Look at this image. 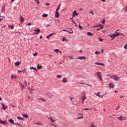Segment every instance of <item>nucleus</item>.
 Masks as SVG:
<instances>
[{
  "mask_svg": "<svg viewBox=\"0 0 127 127\" xmlns=\"http://www.w3.org/2000/svg\"><path fill=\"white\" fill-rule=\"evenodd\" d=\"M87 35H88V36H93V33H92L91 32H87Z\"/></svg>",
  "mask_w": 127,
  "mask_h": 127,
  "instance_id": "25",
  "label": "nucleus"
},
{
  "mask_svg": "<svg viewBox=\"0 0 127 127\" xmlns=\"http://www.w3.org/2000/svg\"><path fill=\"white\" fill-rule=\"evenodd\" d=\"M57 78H60L62 77V75H57Z\"/></svg>",
  "mask_w": 127,
  "mask_h": 127,
  "instance_id": "50",
  "label": "nucleus"
},
{
  "mask_svg": "<svg viewBox=\"0 0 127 127\" xmlns=\"http://www.w3.org/2000/svg\"><path fill=\"white\" fill-rule=\"evenodd\" d=\"M39 100L42 101V102H46V99L44 98H39Z\"/></svg>",
  "mask_w": 127,
  "mask_h": 127,
  "instance_id": "29",
  "label": "nucleus"
},
{
  "mask_svg": "<svg viewBox=\"0 0 127 127\" xmlns=\"http://www.w3.org/2000/svg\"><path fill=\"white\" fill-rule=\"evenodd\" d=\"M19 19H20L21 22H23V21H24V18H23V17H22V16L21 15L20 16Z\"/></svg>",
  "mask_w": 127,
  "mask_h": 127,
  "instance_id": "18",
  "label": "nucleus"
},
{
  "mask_svg": "<svg viewBox=\"0 0 127 127\" xmlns=\"http://www.w3.org/2000/svg\"><path fill=\"white\" fill-rule=\"evenodd\" d=\"M1 105L2 106V108L1 109H2L4 111L6 110V109H7V106H5L4 104H3V103H1Z\"/></svg>",
  "mask_w": 127,
  "mask_h": 127,
  "instance_id": "9",
  "label": "nucleus"
},
{
  "mask_svg": "<svg viewBox=\"0 0 127 127\" xmlns=\"http://www.w3.org/2000/svg\"><path fill=\"white\" fill-rule=\"evenodd\" d=\"M70 100H71L73 105H77V102H76V98L73 97H70Z\"/></svg>",
  "mask_w": 127,
  "mask_h": 127,
  "instance_id": "4",
  "label": "nucleus"
},
{
  "mask_svg": "<svg viewBox=\"0 0 127 127\" xmlns=\"http://www.w3.org/2000/svg\"><path fill=\"white\" fill-rule=\"evenodd\" d=\"M78 14H79V13H77V11H76V10H74L72 13V17L78 16Z\"/></svg>",
  "mask_w": 127,
  "mask_h": 127,
  "instance_id": "7",
  "label": "nucleus"
},
{
  "mask_svg": "<svg viewBox=\"0 0 127 127\" xmlns=\"http://www.w3.org/2000/svg\"><path fill=\"white\" fill-rule=\"evenodd\" d=\"M35 33L33 34V35H35V34H39V32H40V29H37L36 30H34V31Z\"/></svg>",
  "mask_w": 127,
  "mask_h": 127,
  "instance_id": "11",
  "label": "nucleus"
},
{
  "mask_svg": "<svg viewBox=\"0 0 127 127\" xmlns=\"http://www.w3.org/2000/svg\"><path fill=\"white\" fill-rule=\"evenodd\" d=\"M78 59H80V60H86L87 58H86L85 57H78Z\"/></svg>",
  "mask_w": 127,
  "mask_h": 127,
  "instance_id": "15",
  "label": "nucleus"
},
{
  "mask_svg": "<svg viewBox=\"0 0 127 127\" xmlns=\"http://www.w3.org/2000/svg\"><path fill=\"white\" fill-rule=\"evenodd\" d=\"M0 124L1 125H7V122L6 121H1V120H0Z\"/></svg>",
  "mask_w": 127,
  "mask_h": 127,
  "instance_id": "12",
  "label": "nucleus"
},
{
  "mask_svg": "<svg viewBox=\"0 0 127 127\" xmlns=\"http://www.w3.org/2000/svg\"><path fill=\"white\" fill-rule=\"evenodd\" d=\"M95 54H96V55L101 54V52H98V51H96V52H95Z\"/></svg>",
  "mask_w": 127,
  "mask_h": 127,
  "instance_id": "47",
  "label": "nucleus"
},
{
  "mask_svg": "<svg viewBox=\"0 0 127 127\" xmlns=\"http://www.w3.org/2000/svg\"><path fill=\"white\" fill-rule=\"evenodd\" d=\"M68 58H69V59H73V57H72V56H68Z\"/></svg>",
  "mask_w": 127,
  "mask_h": 127,
  "instance_id": "48",
  "label": "nucleus"
},
{
  "mask_svg": "<svg viewBox=\"0 0 127 127\" xmlns=\"http://www.w3.org/2000/svg\"><path fill=\"white\" fill-rule=\"evenodd\" d=\"M102 23H103V24H105V22H106V20L104 19L102 22Z\"/></svg>",
  "mask_w": 127,
  "mask_h": 127,
  "instance_id": "46",
  "label": "nucleus"
},
{
  "mask_svg": "<svg viewBox=\"0 0 127 127\" xmlns=\"http://www.w3.org/2000/svg\"><path fill=\"white\" fill-rule=\"evenodd\" d=\"M19 84H20V86H21V88L22 90H23V89H24V86H22V84H21V83H20V82H19Z\"/></svg>",
  "mask_w": 127,
  "mask_h": 127,
  "instance_id": "31",
  "label": "nucleus"
},
{
  "mask_svg": "<svg viewBox=\"0 0 127 127\" xmlns=\"http://www.w3.org/2000/svg\"><path fill=\"white\" fill-rule=\"evenodd\" d=\"M17 120H20L21 121H24V118L20 117L19 116H17Z\"/></svg>",
  "mask_w": 127,
  "mask_h": 127,
  "instance_id": "20",
  "label": "nucleus"
},
{
  "mask_svg": "<svg viewBox=\"0 0 127 127\" xmlns=\"http://www.w3.org/2000/svg\"><path fill=\"white\" fill-rule=\"evenodd\" d=\"M119 35H124V34H123V33H117L116 34H111L108 36H109L110 38H112L111 40H114L116 37H118V36H119Z\"/></svg>",
  "mask_w": 127,
  "mask_h": 127,
  "instance_id": "1",
  "label": "nucleus"
},
{
  "mask_svg": "<svg viewBox=\"0 0 127 127\" xmlns=\"http://www.w3.org/2000/svg\"><path fill=\"white\" fill-rule=\"evenodd\" d=\"M67 78L66 77H64L62 82H63V83H67Z\"/></svg>",
  "mask_w": 127,
  "mask_h": 127,
  "instance_id": "14",
  "label": "nucleus"
},
{
  "mask_svg": "<svg viewBox=\"0 0 127 127\" xmlns=\"http://www.w3.org/2000/svg\"><path fill=\"white\" fill-rule=\"evenodd\" d=\"M21 72H24V70H18V73H21Z\"/></svg>",
  "mask_w": 127,
  "mask_h": 127,
  "instance_id": "52",
  "label": "nucleus"
},
{
  "mask_svg": "<svg viewBox=\"0 0 127 127\" xmlns=\"http://www.w3.org/2000/svg\"><path fill=\"white\" fill-rule=\"evenodd\" d=\"M32 69H33V70H36V72H37V69H36V68H34V67H32Z\"/></svg>",
  "mask_w": 127,
  "mask_h": 127,
  "instance_id": "61",
  "label": "nucleus"
},
{
  "mask_svg": "<svg viewBox=\"0 0 127 127\" xmlns=\"http://www.w3.org/2000/svg\"><path fill=\"white\" fill-rule=\"evenodd\" d=\"M99 78L100 79V80L101 81H103V78H102V77H103V75L102 74H101L100 75L98 76Z\"/></svg>",
  "mask_w": 127,
  "mask_h": 127,
  "instance_id": "27",
  "label": "nucleus"
},
{
  "mask_svg": "<svg viewBox=\"0 0 127 127\" xmlns=\"http://www.w3.org/2000/svg\"><path fill=\"white\" fill-rule=\"evenodd\" d=\"M35 125H38L39 126H42V124L39 123H34Z\"/></svg>",
  "mask_w": 127,
  "mask_h": 127,
  "instance_id": "39",
  "label": "nucleus"
},
{
  "mask_svg": "<svg viewBox=\"0 0 127 127\" xmlns=\"http://www.w3.org/2000/svg\"><path fill=\"white\" fill-rule=\"evenodd\" d=\"M42 16H43V17H47V16H48V14L44 13V14H43Z\"/></svg>",
  "mask_w": 127,
  "mask_h": 127,
  "instance_id": "30",
  "label": "nucleus"
},
{
  "mask_svg": "<svg viewBox=\"0 0 127 127\" xmlns=\"http://www.w3.org/2000/svg\"><path fill=\"white\" fill-rule=\"evenodd\" d=\"M81 99L82 100L81 104H84V102L85 100L87 99V97H86V96H83L81 97Z\"/></svg>",
  "mask_w": 127,
  "mask_h": 127,
  "instance_id": "10",
  "label": "nucleus"
},
{
  "mask_svg": "<svg viewBox=\"0 0 127 127\" xmlns=\"http://www.w3.org/2000/svg\"><path fill=\"white\" fill-rule=\"evenodd\" d=\"M72 21L74 24H76V22L75 21V20H74V19H72Z\"/></svg>",
  "mask_w": 127,
  "mask_h": 127,
  "instance_id": "53",
  "label": "nucleus"
},
{
  "mask_svg": "<svg viewBox=\"0 0 127 127\" xmlns=\"http://www.w3.org/2000/svg\"><path fill=\"white\" fill-rule=\"evenodd\" d=\"M110 79L112 80H115V81H118L120 79V77L117 75H110Z\"/></svg>",
  "mask_w": 127,
  "mask_h": 127,
  "instance_id": "3",
  "label": "nucleus"
},
{
  "mask_svg": "<svg viewBox=\"0 0 127 127\" xmlns=\"http://www.w3.org/2000/svg\"><path fill=\"white\" fill-rule=\"evenodd\" d=\"M47 118L48 119H49V120H50V121H51V122H52V123H55V122H56V120H53V118H52V117L50 116L47 117Z\"/></svg>",
  "mask_w": 127,
  "mask_h": 127,
  "instance_id": "8",
  "label": "nucleus"
},
{
  "mask_svg": "<svg viewBox=\"0 0 127 127\" xmlns=\"http://www.w3.org/2000/svg\"><path fill=\"white\" fill-rule=\"evenodd\" d=\"M22 116H23L24 118H28V115L27 114H22Z\"/></svg>",
  "mask_w": 127,
  "mask_h": 127,
  "instance_id": "24",
  "label": "nucleus"
},
{
  "mask_svg": "<svg viewBox=\"0 0 127 127\" xmlns=\"http://www.w3.org/2000/svg\"><path fill=\"white\" fill-rule=\"evenodd\" d=\"M78 115L80 116L77 117L76 120H81V119H84V115H83V114L79 113Z\"/></svg>",
  "mask_w": 127,
  "mask_h": 127,
  "instance_id": "5",
  "label": "nucleus"
},
{
  "mask_svg": "<svg viewBox=\"0 0 127 127\" xmlns=\"http://www.w3.org/2000/svg\"><path fill=\"white\" fill-rule=\"evenodd\" d=\"M125 49H127V44H126L125 47H124Z\"/></svg>",
  "mask_w": 127,
  "mask_h": 127,
  "instance_id": "59",
  "label": "nucleus"
},
{
  "mask_svg": "<svg viewBox=\"0 0 127 127\" xmlns=\"http://www.w3.org/2000/svg\"><path fill=\"white\" fill-rule=\"evenodd\" d=\"M14 126H20V124H19V123H14V124H13Z\"/></svg>",
  "mask_w": 127,
  "mask_h": 127,
  "instance_id": "41",
  "label": "nucleus"
},
{
  "mask_svg": "<svg viewBox=\"0 0 127 127\" xmlns=\"http://www.w3.org/2000/svg\"><path fill=\"white\" fill-rule=\"evenodd\" d=\"M19 65H20V62H17L15 63V66H19Z\"/></svg>",
  "mask_w": 127,
  "mask_h": 127,
  "instance_id": "21",
  "label": "nucleus"
},
{
  "mask_svg": "<svg viewBox=\"0 0 127 127\" xmlns=\"http://www.w3.org/2000/svg\"><path fill=\"white\" fill-rule=\"evenodd\" d=\"M24 86V88L25 87H26L27 86V83H26V81H25L24 82V84H23V85H22Z\"/></svg>",
  "mask_w": 127,
  "mask_h": 127,
  "instance_id": "26",
  "label": "nucleus"
},
{
  "mask_svg": "<svg viewBox=\"0 0 127 127\" xmlns=\"http://www.w3.org/2000/svg\"><path fill=\"white\" fill-rule=\"evenodd\" d=\"M1 7L2 8H4V7H5V4H4Z\"/></svg>",
  "mask_w": 127,
  "mask_h": 127,
  "instance_id": "60",
  "label": "nucleus"
},
{
  "mask_svg": "<svg viewBox=\"0 0 127 127\" xmlns=\"http://www.w3.org/2000/svg\"><path fill=\"white\" fill-rule=\"evenodd\" d=\"M49 37H50L49 36H46V38H47L48 39H49Z\"/></svg>",
  "mask_w": 127,
  "mask_h": 127,
  "instance_id": "63",
  "label": "nucleus"
},
{
  "mask_svg": "<svg viewBox=\"0 0 127 127\" xmlns=\"http://www.w3.org/2000/svg\"><path fill=\"white\" fill-rule=\"evenodd\" d=\"M99 41H100V42H102V41H103V39L100 38H99Z\"/></svg>",
  "mask_w": 127,
  "mask_h": 127,
  "instance_id": "51",
  "label": "nucleus"
},
{
  "mask_svg": "<svg viewBox=\"0 0 127 127\" xmlns=\"http://www.w3.org/2000/svg\"><path fill=\"white\" fill-rule=\"evenodd\" d=\"M29 92H30V93H31L32 92V89H31L30 88H29L28 89Z\"/></svg>",
  "mask_w": 127,
  "mask_h": 127,
  "instance_id": "49",
  "label": "nucleus"
},
{
  "mask_svg": "<svg viewBox=\"0 0 127 127\" xmlns=\"http://www.w3.org/2000/svg\"><path fill=\"white\" fill-rule=\"evenodd\" d=\"M8 27H10L11 29H13V28H14V27H13L12 25H8Z\"/></svg>",
  "mask_w": 127,
  "mask_h": 127,
  "instance_id": "40",
  "label": "nucleus"
},
{
  "mask_svg": "<svg viewBox=\"0 0 127 127\" xmlns=\"http://www.w3.org/2000/svg\"><path fill=\"white\" fill-rule=\"evenodd\" d=\"M90 127H97V126L95 125V124L93 123H92L91 125L90 126Z\"/></svg>",
  "mask_w": 127,
  "mask_h": 127,
  "instance_id": "23",
  "label": "nucleus"
},
{
  "mask_svg": "<svg viewBox=\"0 0 127 127\" xmlns=\"http://www.w3.org/2000/svg\"><path fill=\"white\" fill-rule=\"evenodd\" d=\"M73 17H71V18H70V19L71 20H72V19H73Z\"/></svg>",
  "mask_w": 127,
  "mask_h": 127,
  "instance_id": "64",
  "label": "nucleus"
},
{
  "mask_svg": "<svg viewBox=\"0 0 127 127\" xmlns=\"http://www.w3.org/2000/svg\"><path fill=\"white\" fill-rule=\"evenodd\" d=\"M101 73H102L101 72H96V75L99 77V76H100L101 75H102Z\"/></svg>",
  "mask_w": 127,
  "mask_h": 127,
  "instance_id": "28",
  "label": "nucleus"
},
{
  "mask_svg": "<svg viewBox=\"0 0 127 127\" xmlns=\"http://www.w3.org/2000/svg\"><path fill=\"white\" fill-rule=\"evenodd\" d=\"M60 6H61V3H60L59 6H58L56 11H59V10L60 9Z\"/></svg>",
  "mask_w": 127,
  "mask_h": 127,
  "instance_id": "22",
  "label": "nucleus"
},
{
  "mask_svg": "<svg viewBox=\"0 0 127 127\" xmlns=\"http://www.w3.org/2000/svg\"><path fill=\"white\" fill-rule=\"evenodd\" d=\"M42 68V66L40 65V64H38L37 68L38 69H41Z\"/></svg>",
  "mask_w": 127,
  "mask_h": 127,
  "instance_id": "33",
  "label": "nucleus"
},
{
  "mask_svg": "<svg viewBox=\"0 0 127 127\" xmlns=\"http://www.w3.org/2000/svg\"><path fill=\"white\" fill-rule=\"evenodd\" d=\"M79 28L80 29H83V27H82V26H81V25H79Z\"/></svg>",
  "mask_w": 127,
  "mask_h": 127,
  "instance_id": "44",
  "label": "nucleus"
},
{
  "mask_svg": "<svg viewBox=\"0 0 127 127\" xmlns=\"http://www.w3.org/2000/svg\"><path fill=\"white\" fill-rule=\"evenodd\" d=\"M119 109H121V106H118L116 108V110L118 111V110H119Z\"/></svg>",
  "mask_w": 127,
  "mask_h": 127,
  "instance_id": "42",
  "label": "nucleus"
},
{
  "mask_svg": "<svg viewBox=\"0 0 127 127\" xmlns=\"http://www.w3.org/2000/svg\"><path fill=\"white\" fill-rule=\"evenodd\" d=\"M63 31H65V32H68V33H70V34L73 33V31H71V32H70V31H67L66 30H63Z\"/></svg>",
  "mask_w": 127,
  "mask_h": 127,
  "instance_id": "32",
  "label": "nucleus"
},
{
  "mask_svg": "<svg viewBox=\"0 0 127 127\" xmlns=\"http://www.w3.org/2000/svg\"><path fill=\"white\" fill-rule=\"evenodd\" d=\"M8 122L9 123H10V124H12L13 125H14V120H13V119H9Z\"/></svg>",
  "mask_w": 127,
  "mask_h": 127,
  "instance_id": "17",
  "label": "nucleus"
},
{
  "mask_svg": "<svg viewBox=\"0 0 127 127\" xmlns=\"http://www.w3.org/2000/svg\"><path fill=\"white\" fill-rule=\"evenodd\" d=\"M31 23H27V25H28L29 26H30L31 25Z\"/></svg>",
  "mask_w": 127,
  "mask_h": 127,
  "instance_id": "56",
  "label": "nucleus"
},
{
  "mask_svg": "<svg viewBox=\"0 0 127 127\" xmlns=\"http://www.w3.org/2000/svg\"><path fill=\"white\" fill-rule=\"evenodd\" d=\"M33 55L34 56H37V53H35V54H33Z\"/></svg>",
  "mask_w": 127,
  "mask_h": 127,
  "instance_id": "54",
  "label": "nucleus"
},
{
  "mask_svg": "<svg viewBox=\"0 0 127 127\" xmlns=\"http://www.w3.org/2000/svg\"><path fill=\"white\" fill-rule=\"evenodd\" d=\"M90 110H92V108L89 109V108H85L83 109V111H90Z\"/></svg>",
  "mask_w": 127,
  "mask_h": 127,
  "instance_id": "38",
  "label": "nucleus"
},
{
  "mask_svg": "<svg viewBox=\"0 0 127 127\" xmlns=\"http://www.w3.org/2000/svg\"><path fill=\"white\" fill-rule=\"evenodd\" d=\"M63 41H66V42H68V40L66 39L65 38H63Z\"/></svg>",
  "mask_w": 127,
  "mask_h": 127,
  "instance_id": "37",
  "label": "nucleus"
},
{
  "mask_svg": "<svg viewBox=\"0 0 127 127\" xmlns=\"http://www.w3.org/2000/svg\"><path fill=\"white\" fill-rule=\"evenodd\" d=\"M95 64L96 65H100V66H105V64H104L103 63H96Z\"/></svg>",
  "mask_w": 127,
  "mask_h": 127,
  "instance_id": "19",
  "label": "nucleus"
},
{
  "mask_svg": "<svg viewBox=\"0 0 127 127\" xmlns=\"http://www.w3.org/2000/svg\"><path fill=\"white\" fill-rule=\"evenodd\" d=\"M89 13H91V14H92V15H94V12L93 11H89Z\"/></svg>",
  "mask_w": 127,
  "mask_h": 127,
  "instance_id": "45",
  "label": "nucleus"
},
{
  "mask_svg": "<svg viewBox=\"0 0 127 127\" xmlns=\"http://www.w3.org/2000/svg\"><path fill=\"white\" fill-rule=\"evenodd\" d=\"M109 87L111 89V88L112 89H114V88H115V84H114V83L113 82H111L109 84Z\"/></svg>",
  "mask_w": 127,
  "mask_h": 127,
  "instance_id": "13",
  "label": "nucleus"
},
{
  "mask_svg": "<svg viewBox=\"0 0 127 127\" xmlns=\"http://www.w3.org/2000/svg\"><path fill=\"white\" fill-rule=\"evenodd\" d=\"M4 11H5L4 8L1 7V12H3Z\"/></svg>",
  "mask_w": 127,
  "mask_h": 127,
  "instance_id": "43",
  "label": "nucleus"
},
{
  "mask_svg": "<svg viewBox=\"0 0 127 127\" xmlns=\"http://www.w3.org/2000/svg\"><path fill=\"white\" fill-rule=\"evenodd\" d=\"M96 96H100V92H98L96 94H95Z\"/></svg>",
  "mask_w": 127,
  "mask_h": 127,
  "instance_id": "58",
  "label": "nucleus"
},
{
  "mask_svg": "<svg viewBox=\"0 0 127 127\" xmlns=\"http://www.w3.org/2000/svg\"><path fill=\"white\" fill-rule=\"evenodd\" d=\"M50 5V3H46V5Z\"/></svg>",
  "mask_w": 127,
  "mask_h": 127,
  "instance_id": "62",
  "label": "nucleus"
},
{
  "mask_svg": "<svg viewBox=\"0 0 127 127\" xmlns=\"http://www.w3.org/2000/svg\"><path fill=\"white\" fill-rule=\"evenodd\" d=\"M54 34H55V33H51L49 35V36L50 37H52L53 35H54Z\"/></svg>",
  "mask_w": 127,
  "mask_h": 127,
  "instance_id": "36",
  "label": "nucleus"
},
{
  "mask_svg": "<svg viewBox=\"0 0 127 127\" xmlns=\"http://www.w3.org/2000/svg\"><path fill=\"white\" fill-rule=\"evenodd\" d=\"M59 11H56V14H55V16L57 17V18H58L59 17Z\"/></svg>",
  "mask_w": 127,
  "mask_h": 127,
  "instance_id": "16",
  "label": "nucleus"
},
{
  "mask_svg": "<svg viewBox=\"0 0 127 127\" xmlns=\"http://www.w3.org/2000/svg\"><path fill=\"white\" fill-rule=\"evenodd\" d=\"M51 126H53V127H57V126H56L55 125H54L53 123H52L51 124Z\"/></svg>",
  "mask_w": 127,
  "mask_h": 127,
  "instance_id": "55",
  "label": "nucleus"
},
{
  "mask_svg": "<svg viewBox=\"0 0 127 127\" xmlns=\"http://www.w3.org/2000/svg\"><path fill=\"white\" fill-rule=\"evenodd\" d=\"M34 0L35 1V2H36V3H37V4H39L40 3V2L38 0Z\"/></svg>",
  "mask_w": 127,
  "mask_h": 127,
  "instance_id": "35",
  "label": "nucleus"
},
{
  "mask_svg": "<svg viewBox=\"0 0 127 127\" xmlns=\"http://www.w3.org/2000/svg\"><path fill=\"white\" fill-rule=\"evenodd\" d=\"M93 27H94V28L99 27L96 29L97 31H99L100 30H101V29H103V28H104V25H103L101 24H99L97 25L93 26Z\"/></svg>",
  "mask_w": 127,
  "mask_h": 127,
  "instance_id": "2",
  "label": "nucleus"
},
{
  "mask_svg": "<svg viewBox=\"0 0 127 127\" xmlns=\"http://www.w3.org/2000/svg\"><path fill=\"white\" fill-rule=\"evenodd\" d=\"M126 117L125 116H120L119 117H117V119H118L119 121H124V120H125V119H126Z\"/></svg>",
  "mask_w": 127,
  "mask_h": 127,
  "instance_id": "6",
  "label": "nucleus"
},
{
  "mask_svg": "<svg viewBox=\"0 0 127 127\" xmlns=\"http://www.w3.org/2000/svg\"><path fill=\"white\" fill-rule=\"evenodd\" d=\"M54 52H56V53H58V52H60V51H59V50L58 49L54 50Z\"/></svg>",
  "mask_w": 127,
  "mask_h": 127,
  "instance_id": "34",
  "label": "nucleus"
},
{
  "mask_svg": "<svg viewBox=\"0 0 127 127\" xmlns=\"http://www.w3.org/2000/svg\"><path fill=\"white\" fill-rule=\"evenodd\" d=\"M49 57L50 58H52V57H53V56H52V55H49Z\"/></svg>",
  "mask_w": 127,
  "mask_h": 127,
  "instance_id": "57",
  "label": "nucleus"
}]
</instances>
